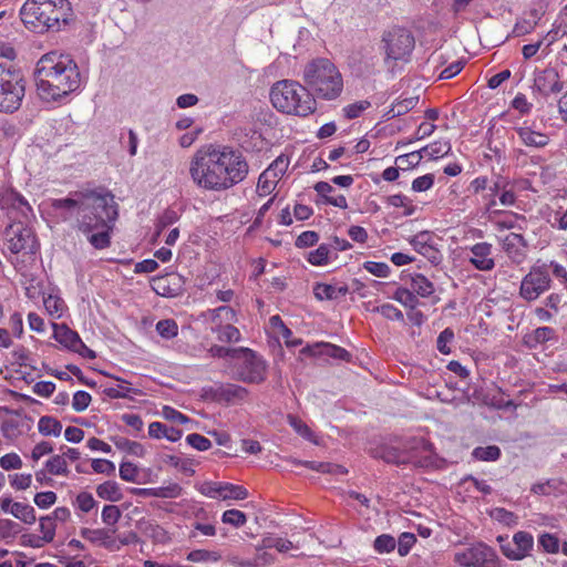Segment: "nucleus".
I'll return each mask as SVG.
<instances>
[{
    "label": "nucleus",
    "mask_w": 567,
    "mask_h": 567,
    "mask_svg": "<svg viewBox=\"0 0 567 567\" xmlns=\"http://www.w3.org/2000/svg\"><path fill=\"white\" fill-rule=\"evenodd\" d=\"M205 398L217 403L236 404L248 395L246 388L233 383H216L205 388Z\"/></svg>",
    "instance_id": "13"
},
{
    "label": "nucleus",
    "mask_w": 567,
    "mask_h": 567,
    "mask_svg": "<svg viewBox=\"0 0 567 567\" xmlns=\"http://www.w3.org/2000/svg\"><path fill=\"white\" fill-rule=\"evenodd\" d=\"M422 155H426L430 158H439L447 155L451 151V144L449 142H434L430 145L424 146L420 150Z\"/></svg>",
    "instance_id": "38"
},
{
    "label": "nucleus",
    "mask_w": 567,
    "mask_h": 567,
    "mask_svg": "<svg viewBox=\"0 0 567 567\" xmlns=\"http://www.w3.org/2000/svg\"><path fill=\"white\" fill-rule=\"evenodd\" d=\"M363 268L368 272L380 278H386L391 272L389 265L385 262L365 261L363 264Z\"/></svg>",
    "instance_id": "61"
},
{
    "label": "nucleus",
    "mask_w": 567,
    "mask_h": 567,
    "mask_svg": "<svg viewBox=\"0 0 567 567\" xmlns=\"http://www.w3.org/2000/svg\"><path fill=\"white\" fill-rule=\"evenodd\" d=\"M248 497V491L240 485H234L231 483H224L221 499H236L243 501Z\"/></svg>",
    "instance_id": "41"
},
{
    "label": "nucleus",
    "mask_w": 567,
    "mask_h": 567,
    "mask_svg": "<svg viewBox=\"0 0 567 567\" xmlns=\"http://www.w3.org/2000/svg\"><path fill=\"white\" fill-rule=\"evenodd\" d=\"M0 206L7 209H14L24 218L32 215V207L28 200L14 189H6L0 193Z\"/></svg>",
    "instance_id": "22"
},
{
    "label": "nucleus",
    "mask_w": 567,
    "mask_h": 567,
    "mask_svg": "<svg viewBox=\"0 0 567 567\" xmlns=\"http://www.w3.org/2000/svg\"><path fill=\"white\" fill-rule=\"evenodd\" d=\"M533 546L534 538L532 534L519 530L514 534L512 543L502 545V551L509 559L520 560L528 555Z\"/></svg>",
    "instance_id": "18"
},
{
    "label": "nucleus",
    "mask_w": 567,
    "mask_h": 567,
    "mask_svg": "<svg viewBox=\"0 0 567 567\" xmlns=\"http://www.w3.org/2000/svg\"><path fill=\"white\" fill-rule=\"evenodd\" d=\"M373 312L381 313L385 319L403 321V312L391 303H383L372 309Z\"/></svg>",
    "instance_id": "54"
},
{
    "label": "nucleus",
    "mask_w": 567,
    "mask_h": 567,
    "mask_svg": "<svg viewBox=\"0 0 567 567\" xmlns=\"http://www.w3.org/2000/svg\"><path fill=\"white\" fill-rule=\"evenodd\" d=\"M96 494L100 498L110 502H118L123 497L120 486L116 482L113 481H107L100 484L96 487Z\"/></svg>",
    "instance_id": "31"
},
{
    "label": "nucleus",
    "mask_w": 567,
    "mask_h": 567,
    "mask_svg": "<svg viewBox=\"0 0 567 567\" xmlns=\"http://www.w3.org/2000/svg\"><path fill=\"white\" fill-rule=\"evenodd\" d=\"M526 246L527 243L520 234L511 233L503 239L504 251L509 258L517 262L524 257L523 248Z\"/></svg>",
    "instance_id": "24"
},
{
    "label": "nucleus",
    "mask_w": 567,
    "mask_h": 567,
    "mask_svg": "<svg viewBox=\"0 0 567 567\" xmlns=\"http://www.w3.org/2000/svg\"><path fill=\"white\" fill-rule=\"evenodd\" d=\"M8 249L12 254L25 251L35 254L38 244L32 230L22 223L12 224L6 228Z\"/></svg>",
    "instance_id": "12"
},
{
    "label": "nucleus",
    "mask_w": 567,
    "mask_h": 567,
    "mask_svg": "<svg viewBox=\"0 0 567 567\" xmlns=\"http://www.w3.org/2000/svg\"><path fill=\"white\" fill-rule=\"evenodd\" d=\"M393 299L403 305L404 307L410 308L411 310L416 308V306L419 305V299L413 293V291L403 287H400L395 290Z\"/></svg>",
    "instance_id": "40"
},
{
    "label": "nucleus",
    "mask_w": 567,
    "mask_h": 567,
    "mask_svg": "<svg viewBox=\"0 0 567 567\" xmlns=\"http://www.w3.org/2000/svg\"><path fill=\"white\" fill-rule=\"evenodd\" d=\"M204 316L209 317L212 326H219L228 322H237L236 311L228 306H220L215 309H209L204 313Z\"/></svg>",
    "instance_id": "28"
},
{
    "label": "nucleus",
    "mask_w": 567,
    "mask_h": 567,
    "mask_svg": "<svg viewBox=\"0 0 567 567\" xmlns=\"http://www.w3.org/2000/svg\"><path fill=\"white\" fill-rule=\"evenodd\" d=\"M34 81L42 100L56 101L81 86V74L69 55L51 52L38 61Z\"/></svg>",
    "instance_id": "3"
},
{
    "label": "nucleus",
    "mask_w": 567,
    "mask_h": 567,
    "mask_svg": "<svg viewBox=\"0 0 567 567\" xmlns=\"http://www.w3.org/2000/svg\"><path fill=\"white\" fill-rule=\"evenodd\" d=\"M422 158V152L416 151L396 157L395 163L399 165V168L406 169L417 166Z\"/></svg>",
    "instance_id": "55"
},
{
    "label": "nucleus",
    "mask_w": 567,
    "mask_h": 567,
    "mask_svg": "<svg viewBox=\"0 0 567 567\" xmlns=\"http://www.w3.org/2000/svg\"><path fill=\"white\" fill-rule=\"evenodd\" d=\"M373 457L381 458L386 463L403 465L405 457V441L399 445L383 444L373 451Z\"/></svg>",
    "instance_id": "23"
},
{
    "label": "nucleus",
    "mask_w": 567,
    "mask_h": 567,
    "mask_svg": "<svg viewBox=\"0 0 567 567\" xmlns=\"http://www.w3.org/2000/svg\"><path fill=\"white\" fill-rule=\"evenodd\" d=\"M564 87V82L554 68H546L535 75L534 89L545 97L560 93Z\"/></svg>",
    "instance_id": "16"
},
{
    "label": "nucleus",
    "mask_w": 567,
    "mask_h": 567,
    "mask_svg": "<svg viewBox=\"0 0 567 567\" xmlns=\"http://www.w3.org/2000/svg\"><path fill=\"white\" fill-rule=\"evenodd\" d=\"M38 430L44 436H59L62 432V424L53 416H41L38 422Z\"/></svg>",
    "instance_id": "32"
},
{
    "label": "nucleus",
    "mask_w": 567,
    "mask_h": 567,
    "mask_svg": "<svg viewBox=\"0 0 567 567\" xmlns=\"http://www.w3.org/2000/svg\"><path fill=\"white\" fill-rule=\"evenodd\" d=\"M249 173L243 153L230 146L198 150L189 167L193 182L206 190L223 192L241 183Z\"/></svg>",
    "instance_id": "1"
},
{
    "label": "nucleus",
    "mask_w": 567,
    "mask_h": 567,
    "mask_svg": "<svg viewBox=\"0 0 567 567\" xmlns=\"http://www.w3.org/2000/svg\"><path fill=\"white\" fill-rule=\"evenodd\" d=\"M472 455L478 461L493 462L501 456V449L497 445L477 446L473 450Z\"/></svg>",
    "instance_id": "37"
},
{
    "label": "nucleus",
    "mask_w": 567,
    "mask_h": 567,
    "mask_svg": "<svg viewBox=\"0 0 567 567\" xmlns=\"http://www.w3.org/2000/svg\"><path fill=\"white\" fill-rule=\"evenodd\" d=\"M396 542L393 536L388 534H382L378 536L374 540V549L380 553H390L395 548Z\"/></svg>",
    "instance_id": "59"
},
{
    "label": "nucleus",
    "mask_w": 567,
    "mask_h": 567,
    "mask_svg": "<svg viewBox=\"0 0 567 567\" xmlns=\"http://www.w3.org/2000/svg\"><path fill=\"white\" fill-rule=\"evenodd\" d=\"M289 463L293 465H303L312 471L320 472V473H330L336 475H343L347 474L348 471L342 465L332 464V463H324V462H312V461H299L297 458H289Z\"/></svg>",
    "instance_id": "26"
},
{
    "label": "nucleus",
    "mask_w": 567,
    "mask_h": 567,
    "mask_svg": "<svg viewBox=\"0 0 567 567\" xmlns=\"http://www.w3.org/2000/svg\"><path fill=\"white\" fill-rule=\"evenodd\" d=\"M210 330L217 334V339L220 342H238L240 340V332L235 326H233V322L212 326Z\"/></svg>",
    "instance_id": "30"
},
{
    "label": "nucleus",
    "mask_w": 567,
    "mask_h": 567,
    "mask_svg": "<svg viewBox=\"0 0 567 567\" xmlns=\"http://www.w3.org/2000/svg\"><path fill=\"white\" fill-rule=\"evenodd\" d=\"M221 522L239 528L247 523V516L239 509H227L223 513Z\"/></svg>",
    "instance_id": "45"
},
{
    "label": "nucleus",
    "mask_w": 567,
    "mask_h": 567,
    "mask_svg": "<svg viewBox=\"0 0 567 567\" xmlns=\"http://www.w3.org/2000/svg\"><path fill=\"white\" fill-rule=\"evenodd\" d=\"M56 525L52 516H43L40 518L41 539L44 543H51L55 536Z\"/></svg>",
    "instance_id": "46"
},
{
    "label": "nucleus",
    "mask_w": 567,
    "mask_h": 567,
    "mask_svg": "<svg viewBox=\"0 0 567 567\" xmlns=\"http://www.w3.org/2000/svg\"><path fill=\"white\" fill-rule=\"evenodd\" d=\"M220 555L217 551L195 549L188 553L187 560L192 563L218 561Z\"/></svg>",
    "instance_id": "49"
},
{
    "label": "nucleus",
    "mask_w": 567,
    "mask_h": 567,
    "mask_svg": "<svg viewBox=\"0 0 567 567\" xmlns=\"http://www.w3.org/2000/svg\"><path fill=\"white\" fill-rule=\"evenodd\" d=\"M116 380L120 381L121 384H117L116 386H107L103 390V393L110 399L128 398V394L133 391V389L127 386L128 382L120 378H116Z\"/></svg>",
    "instance_id": "48"
},
{
    "label": "nucleus",
    "mask_w": 567,
    "mask_h": 567,
    "mask_svg": "<svg viewBox=\"0 0 567 567\" xmlns=\"http://www.w3.org/2000/svg\"><path fill=\"white\" fill-rule=\"evenodd\" d=\"M292 547L293 545L290 540L274 535L265 536L258 546L259 549L276 548L279 553H287Z\"/></svg>",
    "instance_id": "35"
},
{
    "label": "nucleus",
    "mask_w": 567,
    "mask_h": 567,
    "mask_svg": "<svg viewBox=\"0 0 567 567\" xmlns=\"http://www.w3.org/2000/svg\"><path fill=\"white\" fill-rule=\"evenodd\" d=\"M224 482H204L198 491L200 494L216 499H221Z\"/></svg>",
    "instance_id": "53"
},
{
    "label": "nucleus",
    "mask_w": 567,
    "mask_h": 567,
    "mask_svg": "<svg viewBox=\"0 0 567 567\" xmlns=\"http://www.w3.org/2000/svg\"><path fill=\"white\" fill-rule=\"evenodd\" d=\"M289 161L285 156H278L267 169H265L257 183V194L260 197L267 196L276 188L278 181L286 173Z\"/></svg>",
    "instance_id": "15"
},
{
    "label": "nucleus",
    "mask_w": 567,
    "mask_h": 567,
    "mask_svg": "<svg viewBox=\"0 0 567 567\" xmlns=\"http://www.w3.org/2000/svg\"><path fill=\"white\" fill-rule=\"evenodd\" d=\"M348 291L346 285L337 287L328 284H316L313 287V293L319 300H333L346 296Z\"/></svg>",
    "instance_id": "29"
},
{
    "label": "nucleus",
    "mask_w": 567,
    "mask_h": 567,
    "mask_svg": "<svg viewBox=\"0 0 567 567\" xmlns=\"http://www.w3.org/2000/svg\"><path fill=\"white\" fill-rule=\"evenodd\" d=\"M538 546L546 553L555 554L559 550V539L554 534L543 533L538 537Z\"/></svg>",
    "instance_id": "52"
},
{
    "label": "nucleus",
    "mask_w": 567,
    "mask_h": 567,
    "mask_svg": "<svg viewBox=\"0 0 567 567\" xmlns=\"http://www.w3.org/2000/svg\"><path fill=\"white\" fill-rule=\"evenodd\" d=\"M411 287L413 292L422 298L430 297L435 291L433 282L421 274L412 276Z\"/></svg>",
    "instance_id": "33"
},
{
    "label": "nucleus",
    "mask_w": 567,
    "mask_h": 567,
    "mask_svg": "<svg viewBox=\"0 0 567 567\" xmlns=\"http://www.w3.org/2000/svg\"><path fill=\"white\" fill-rule=\"evenodd\" d=\"M43 303L45 310L51 316H55L56 318L62 316L64 301L61 298L49 295L47 298H44Z\"/></svg>",
    "instance_id": "58"
},
{
    "label": "nucleus",
    "mask_w": 567,
    "mask_h": 567,
    "mask_svg": "<svg viewBox=\"0 0 567 567\" xmlns=\"http://www.w3.org/2000/svg\"><path fill=\"white\" fill-rule=\"evenodd\" d=\"M156 331L158 334L165 339H172L178 333V326L173 319H164L159 320L156 323Z\"/></svg>",
    "instance_id": "50"
},
{
    "label": "nucleus",
    "mask_w": 567,
    "mask_h": 567,
    "mask_svg": "<svg viewBox=\"0 0 567 567\" xmlns=\"http://www.w3.org/2000/svg\"><path fill=\"white\" fill-rule=\"evenodd\" d=\"M80 535H81V537L89 540L93 545L100 546L105 540L106 529L105 528L91 529L87 527H83L80 529Z\"/></svg>",
    "instance_id": "56"
},
{
    "label": "nucleus",
    "mask_w": 567,
    "mask_h": 567,
    "mask_svg": "<svg viewBox=\"0 0 567 567\" xmlns=\"http://www.w3.org/2000/svg\"><path fill=\"white\" fill-rule=\"evenodd\" d=\"M270 101L279 112L297 116H308L317 109V101L306 84L292 80L275 83L270 90Z\"/></svg>",
    "instance_id": "6"
},
{
    "label": "nucleus",
    "mask_w": 567,
    "mask_h": 567,
    "mask_svg": "<svg viewBox=\"0 0 567 567\" xmlns=\"http://www.w3.org/2000/svg\"><path fill=\"white\" fill-rule=\"evenodd\" d=\"M148 435L152 439H162L165 437L171 442H177L181 440L183 432L173 426H168L162 422H152L148 425Z\"/></svg>",
    "instance_id": "27"
},
{
    "label": "nucleus",
    "mask_w": 567,
    "mask_h": 567,
    "mask_svg": "<svg viewBox=\"0 0 567 567\" xmlns=\"http://www.w3.org/2000/svg\"><path fill=\"white\" fill-rule=\"evenodd\" d=\"M25 94V79L13 66L0 63V112L13 113L21 106Z\"/></svg>",
    "instance_id": "8"
},
{
    "label": "nucleus",
    "mask_w": 567,
    "mask_h": 567,
    "mask_svg": "<svg viewBox=\"0 0 567 567\" xmlns=\"http://www.w3.org/2000/svg\"><path fill=\"white\" fill-rule=\"evenodd\" d=\"M113 443L120 450L127 451L135 455H141L143 452V446L134 441H130L125 437H115L113 439Z\"/></svg>",
    "instance_id": "63"
},
{
    "label": "nucleus",
    "mask_w": 567,
    "mask_h": 567,
    "mask_svg": "<svg viewBox=\"0 0 567 567\" xmlns=\"http://www.w3.org/2000/svg\"><path fill=\"white\" fill-rule=\"evenodd\" d=\"M269 321L271 327L274 329H277L278 333L285 339V343L287 347H297L301 344V340H289V336L292 334V331L284 323V321L278 315L270 317Z\"/></svg>",
    "instance_id": "39"
},
{
    "label": "nucleus",
    "mask_w": 567,
    "mask_h": 567,
    "mask_svg": "<svg viewBox=\"0 0 567 567\" xmlns=\"http://www.w3.org/2000/svg\"><path fill=\"white\" fill-rule=\"evenodd\" d=\"M308 90L319 99L332 101L343 91V78L337 65L327 58L309 61L302 72Z\"/></svg>",
    "instance_id": "5"
},
{
    "label": "nucleus",
    "mask_w": 567,
    "mask_h": 567,
    "mask_svg": "<svg viewBox=\"0 0 567 567\" xmlns=\"http://www.w3.org/2000/svg\"><path fill=\"white\" fill-rule=\"evenodd\" d=\"M411 246L426 258L432 265L437 266L443 260V255L433 243V235L430 231H420L410 239Z\"/></svg>",
    "instance_id": "17"
},
{
    "label": "nucleus",
    "mask_w": 567,
    "mask_h": 567,
    "mask_svg": "<svg viewBox=\"0 0 567 567\" xmlns=\"http://www.w3.org/2000/svg\"><path fill=\"white\" fill-rule=\"evenodd\" d=\"M417 102H419V97H415V96L406 97L402 101H398L396 103H394L392 105L389 113H391L393 117L404 115L405 113H408L409 111L414 109L416 106Z\"/></svg>",
    "instance_id": "51"
},
{
    "label": "nucleus",
    "mask_w": 567,
    "mask_h": 567,
    "mask_svg": "<svg viewBox=\"0 0 567 567\" xmlns=\"http://www.w3.org/2000/svg\"><path fill=\"white\" fill-rule=\"evenodd\" d=\"M179 216L174 209H165L164 213L158 217L156 223V235L158 236L163 229L175 224Z\"/></svg>",
    "instance_id": "57"
},
{
    "label": "nucleus",
    "mask_w": 567,
    "mask_h": 567,
    "mask_svg": "<svg viewBox=\"0 0 567 567\" xmlns=\"http://www.w3.org/2000/svg\"><path fill=\"white\" fill-rule=\"evenodd\" d=\"M186 442L197 451H207L212 447V442L198 433H192L186 436Z\"/></svg>",
    "instance_id": "64"
},
{
    "label": "nucleus",
    "mask_w": 567,
    "mask_h": 567,
    "mask_svg": "<svg viewBox=\"0 0 567 567\" xmlns=\"http://www.w3.org/2000/svg\"><path fill=\"white\" fill-rule=\"evenodd\" d=\"M247 355L246 369L247 372L241 374V380L247 383H260L265 380L266 365L265 362L258 359L252 350L245 348L241 349Z\"/></svg>",
    "instance_id": "21"
},
{
    "label": "nucleus",
    "mask_w": 567,
    "mask_h": 567,
    "mask_svg": "<svg viewBox=\"0 0 567 567\" xmlns=\"http://www.w3.org/2000/svg\"><path fill=\"white\" fill-rule=\"evenodd\" d=\"M551 279L547 265H535L523 278L519 288V295L527 301L537 299L542 293L550 288Z\"/></svg>",
    "instance_id": "10"
},
{
    "label": "nucleus",
    "mask_w": 567,
    "mask_h": 567,
    "mask_svg": "<svg viewBox=\"0 0 567 567\" xmlns=\"http://www.w3.org/2000/svg\"><path fill=\"white\" fill-rule=\"evenodd\" d=\"M517 133L522 143L528 147H545L549 143L548 135L536 132L532 130L529 126H518L514 128Z\"/></svg>",
    "instance_id": "25"
},
{
    "label": "nucleus",
    "mask_w": 567,
    "mask_h": 567,
    "mask_svg": "<svg viewBox=\"0 0 567 567\" xmlns=\"http://www.w3.org/2000/svg\"><path fill=\"white\" fill-rule=\"evenodd\" d=\"M414 47V35L404 27L393 25L381 33L379 51L388 68H393L396 62H409Z\"/></svg>",
    "instance_id": "7"
},
{
    "label": "nucleus",
    "mask_w": 567,
    "mask_h": 567,
    "mask_svg": "<svg viewBox=\"0 0 567 567\" xmlns=\"http://www.w3.org/2000/svg\"><path fill=\"white\" fill-rule=\"evenodd\" d=\"M330 249L327 244H321L317 249L308 254L307 260L313 266H323L329 261Z\"/></svg>",
    "instance_id": "43"
},
{
    "label": "nucleus",
    "mask_w": 567,
    "mask_h": 567,
    "mask_svg": "<svg viewBox=\"0 0 567 567\" xmlns=\"http://www.w3.org/2000/svg\"><path fill=\"white\" fill-rule=\"evenodd\" d=\"M20 16L32 32H58L71 22L73 10L68 0H27Z\"/></svg>",
    "instance_id": "4"
},
{
    "label": "nucleus",
    "mask_w": 567,
    "mask_h": 567,
    "mask_svg": "<svg viewBox=\"0 0 567 567\" xmlns=\"http://www.w3.org/2000/svg\"><path fill=\"white\" fill-rule=\"evenodd\" d=\"M471 256L467 258L468 262L477 270L491 271L495 267L493 258V246L488 243L482 241L468 248Z\"/></svg>",
    "instance_id": "19"
},
{
    "label": "nucleus",
    "mask_w": 567,
    "mask_h": 567,
    "mask_svg": "<svg viewBox=\"0 0 567 567\" xmlns=\"http://www.w3.org/2000/svg\"><path fill=\"white\" fill-rule=\"evenodd\" d=\"M121 516L122 513L115 505H105L102 509V520L107 526H114Z\"/></svg>",
    "instance_id": "62"
},
{
    "label": "nucleus",
    "mask_w": 567,
    "mask_h": 567,
    "mask_svg": "<svg viewBox=\"0 0 567 567\" xmlns=\"http://www.w3.org/2000/svg\"><path fill=\"white\" fill-rule=\"evenodd\" d=\"M370 106L371 103L367 100L349 104L343 109L344 116L349 120L357 118Z\"/></svg>",
    "instance_id": "60"
},
{
    "label": "nucleus",
    "mask_w": 567,
    "mask_h": 567,
    "mask_svg": "<svg viewBox=\"0 0 567 567\" xmlns=\"http://www.w3.org/2000/svg\"><path fill=\"white\" fill-rule=\"evenodd\" d=\"M53 338L64 348L79 353L83 358H96L95 352L84 344L78 332L70 329L66 324L53 323Z\"/></svg>",
    "instance_id": "14"
},
{
    "label": "nucleus",
    "mask_w": 567,
    "mask_h": 567,
    "mask_svg": "<svg viewBox=\"0 0 567 567\" xmlns=\"http://www.w3.org/2000/svg\"><path fill=\"white\" fill-rule=\"evenodd\" d=\"M454 561L461 567H499L495 549L481 542L456 551Z\"/></svg>",
    "instance_id": "9"
},
{
    "label": "nucleus",
    "mask_w": 567,
    "mask_h": 567,
    "mask_svg": "<svg viewBox=\"0 0 567 567\" xmlns=\"http://www.w3.org/2000/svg\"><path fill=\"white\" fill-rule=\"evenodd\" d=\"M561 486H565L564 482H561L560 480H557V478H553V480H548L544 483L534 484L532 486L530 491L534 494H538V495H550L555 491L561 492V489L559 488Z\"/></svg>",
    "instance_id": "42"
},
{
    "label": "nucleus",
    "mask_w": 567,
    "mask_h": 567,
    "mask_svg": "<svg viewBox=\"0 0 567 567\" xmlns=\"http://www.w3.org/2000/svg\"><path fill=\"white\" fill-rule=\"evenodd\" d=\"M45 467L48 472L52 475H68V464L65 458L62 455H54L50 460L47 461Z\"/></svg>",
    "instance_id": "44"
},
{
    "label": "nucleus",
    "mask_w": 567,
    "mask_h": 567,
    "mask_svg": "<svg viewBox=\"0 0 567 567\" xmlns=\"http://www.w3.org/2000/svg\"><path fill=\"white\" fill-rule=\"evenodd\" d=\"M51 208L64 220H74V227L91 234L117 218L114 195L105 188L71 192L65 198H54Z\"/></svg>",
    "instance_id": "2"
},
{
    "label": "nucleus",
    "mask_w": 567,
    "mask_h": 567,
    "mask_svg": "<svg viewBox=\"0 0 567 567\" xmlns=\"http://www.w3.org/2000/svg\"><path fill=\"white\" fill-rule=\"evenodd\" d=\"M11 515L28 525H32L37 520L34 508L25 503L16 502Z\"/></svg>",
    "instance_id": "34"
},
{
    "label": "nucleus",
    "mask_w": 567,
    "mask_h": 567,
    "mask_svg": "<svg viewBox=\"0 0 567 567\" xmlns=\"http://www.w3.org/2000/svg\"><path fill=\"white\" fill-rule=\"evenodd\" d=\"M143 493L148 496L163 497V498H176L182 494V487L178 484H171L164 487L146 488Z\"/></svg>",
    "instance_id": "36"
},
{
    "label": "nucleus",
    "mask_w": 567,
    "mask_h": 567,
    "mask_svg": "<svg viewBox=\"0 0 567 567\" xmlns=\"http://www.w3.org/2000/svg\"><path fill=\"white\" fill-rule=\"evenodd\" d=\"M301 353L312 357L326 355L346 362H350L352 358L351 353L346 349L327 342H318L312 346H307L301 350Z\"/></svg>",
    "instance_id": "20"
},
{
    "label": "nucleus",
    "mask_w": 567,
    "mask_h": 567,
    "mask_svg": "<svg viewBox=\"0 0 567 567\" xmlns=\"http://www.w3.org/2000/svg\"><path fill=\"white\" fill-rule=\"evenodd\" d=\"M436 454L433 445L423 437H412L405 441L404 464L415 467L430 468L436 465Z\"/></svg>",
    "instance_id": "11"
},
{
    "label": "nucleus",
    "mask_w": 567,
    "mask_h": 567,
    "mask_svg": "<svg viewBox=\"0 0 567 567\" xmlns=\"http://www.w3.org/2000/svg\"><path fill=\"white\" fill-rule=\"evenodd\" d=\"M109 228H110V226H109V224H106V227L100 228L99 230H96L97 233L89 234L90 235L89 241L94 248L104 249L110 246L111 240H110Z\"/></svg>",
    "instance_id": "47"
}]
</instances>
